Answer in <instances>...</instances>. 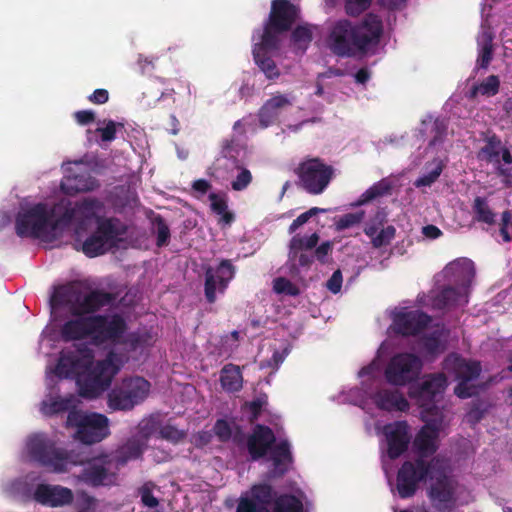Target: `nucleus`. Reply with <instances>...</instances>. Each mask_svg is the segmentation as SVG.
Instances as JSON below:
<instances>
[{"label":"nucleus","instance_id":"1","mask_svg":"<svg viewBox=\"0 0 512 512\" xmlns=\"http://www.w3.org/2000/svg\"><path fill=\"white\" fill-rule=\"evenodd\" d=\"M383 21L375 13H367L360 21H335L327 35V47L338 57L365 55L379 45L383 35Z\"/></svg>","mask_w":512,"mask_h":512},{"label":"nucleus","instance_id":"2","mask_svg":"<svg viewBox=\"0 0 512 512\" xmlns=\"http://www.w3.org/2000/svg\"><path fill=\"white\" fill-rule=\"evenodd\" d=\"M115 299L113 293L102 289L85 293L79 283L71 282L55 288L50 303L52 308L68 306L72 316H90L111 305Z\"/></svg>","mask_w":512,"mask_h":512},{"label":"nucleus","instance_id":"3","mask_svg":"<svg viewBox=\"0 0 512 512\" xmlns=\"http://www.w3.org/2000/svg\"><path fill=\"white\" fill-rule=\"evenodd\" d=\"M27 449L33 460L51 472H67L78 464L73 452L57 447L52 440L42 434L31 436L27 442Z\"/></svg>","mask_w":512,"mask_h":512},{"label":"nucleus","instance_id":"4","mask_svg":"<svg viewBox=\"0 0 512 512\" xmlns=\"http://www.w3.org/2000/svg\"><path fill=\"white\" fill-rule=\"evenodd\" d=\"M299 16L300 8L290 0H272L269 17L264 23L262 32L256 30L254 34L263 38L265 46L279 47V36L291 30Z\"/></svg>","mask_w":512,"mask_h":512},{"label":"nucleus","instance_id":"5","mask_svg":"<svg viewBox=\"0 0 512 512\" xmlns=\"http://www.w3.org/2000/svg\"><path fill=\"white\" fill-rule=\"evenodd\" d=\"M441 458L433 457L430 461L416 457L404 461L397 472L396 489L402 499L413 497L421 482L430 479L434 471H438Z\"/></svg>","mask_w":512,"mask_h":512},{"label":"nucleus","instance_id":"6","mask_svg":"<svg viewBox=\"0 0 512 512\" xmlns=\"http://www.w3.org/2000/svg\"><path fill=\"white\" fill-rule=\"evenodd\" d=\"M66 427L75 428V438L86 445L99 443L110 435L109 419L96 412L71 410L67 415Z\"/></svg>","mask_w":512,"mask_h":512},{"label":"nucleus","instance_id":"7","mask_svg":"<svg viewBox=\"0 0 512 512\" xmlns=\"http://www.w3.org/2000/svg\"><path fill=\"white\" fill-rule=\"evenodd\" d=\"M55 223L53 210L44 203H38L17 215L15 229L19 237L40 238L62 230V226H55Z\"/></svg>","mask_w":512,"mask_h":512},{"label":"nucleus","instance_id":"8","mask_svg":"<svg viewBox=\"0 0 512 512\" xmlns=\"http://www.w3.org/2000/svg\"><path fill=\"white\" fill-rule=\"evenodd\" d=\"M443 369L458 382L454 388L457 397L467 399L477 394V387L471 382L481 374L482 367L479 361L467 360L452 353L444 359Z\"/></svg>","mask_w":512,"mask_h":512},{"label":"nucleus","instance_id":"9","mask_svg":"<svg viewBox=\"0 0 512 512\" xmlns=\"http://www.w3.org/2000/svg\"><path fill=\"white\" fill-rule=\"evenodd\" d=\"M122 233L119 219L98 217L95 231L84 240L81 250L90 258L103 255L118 247Z\"/></svg>","mask_w":512,"mask_h":512},{"label":"nucleus","instance_id":"10","mask_svg":"<svg viewBox=\"0 0 512 512\" xmlns=\"http://www.w3.org/2000/svg\"><path fill=\"white\" fill-rule=\"evenodd\" d=\"M299 186L311 195L323 193L334 177L335 169L319 157H308L295 169Z\"/></svg>","mask_w":512,"mask_h":512},{"label":"nucleus","instance_id":"11","mask_svg":"<svg viewBox=\"0 0 512 512\" xmlns=\"http://www.w3.org/2000/svg\"><path fill=\"white\" fill-rule=\"evenodd\" d=\"M422 420L425 425L416 434L413 446L417 457L425 459L438 450V438L444 421L443 411L439 407H432L423 414Z\"/></svg>","mask_w":512,"mask_h":512},{"label":"nucleus","instance_id":"12","mask_svg":"<svg viewBox=\"0 0 512 512\" xmlns=\"http://www.w3.org/2000/svg\"><path fill=\"white\" fill-rule=\"evenodd\" d=\"M91 342L100 346L106 343L124 344L123 337L128 330L125 318L119 313L91 315Z\"/></svg>","mask_w":512,"mask_h":512},{"label":"nucleus","instance_id":"13","mask_svg":"<svg viewBox=\"0 0 512 512\" xmlns=\"http://www.w3.org/2000/svg\"><path fill=\"white\" fill-rule=\"evenodd\" d=\"M149 390L150 383L143 377L125 379L109 392L108 406L112 410H131L147 397Z\"/></svg>","mask_w":512,"mask_h":512},{"label":"nucleus","instance_id":"14","mask_svg":"<svg viewBox=\"0 0 512 512\" xmlns=\"http://www.w3.org/2000/svg\"><path fill=\"white\" fill-rule=\"evenodd\" d=\"M204 295L209 304L216 302L217 293L224 294L236 274V266L230 259H221L216 266L203 265Z\"/></svg>","mask_w":512,"mask_h":512},{"label":"nucleus","instance_id":"15","mask_svg":"<svg viewBox=\"0 0 512 512\" xmlns=\"http://www.w3.org/2000/svg\"><path fill=\"white\" fill-rule=\"evenodd\" d=\"M431 484L428 496L433 507L439 512H451L455 506L454 481L447 475V462L441 458L438 471H434L430 478Z\"/></svg>","mask_w":512,"mask_h":512},{"label":"nucleus","instance_id":"16","mask_svg":"<svg viewBox=\"0 0 512 512\" xmlns=\"http://www.w3.org/2000/svg\"><path fill=\"white\" fill-rule=\"evenodd\" d=\"M422 369L421 359L412 353L394 355L386 369L385 378L394 386H404L416 380Z\"/></svg>","mask_w":512,"mask_h":512},{"label":"nucleus","instance_id":"17","mask_svg":"<svg viewBox=\"0 0 512 512\" xmlns=\"http://www.w3.org/2000/svg\"><path fill=\"white\" fill-rule=\"evenodd\" d=\"M94 359V353L87 344H79L74 349L62 350L55 367L60 378H74L87 370Z\"/></svg>","mask_w":512,"mask_h":512},{"label":"nucleus","instance_id":"18","mask_svg":"<svg viewBox=\"0 0 512 512\" xmlns=\"http://www.w3.org/2000/svg\"><path fill=\"white\" fill-rule=\"evenodd\" d=\"M447 387V378L444 373L430 374L423 378L417 386H412L409 391L411 398L422 408L421 416L432 407H438L436 402L442 397Z\"/></svg>","mask_w":512,"mask_h":512},{"label":"nucleus","instance_id":"19","mask_svg":"<svg viewBox=\"0 0 512 512\" xmlns=\"http://www.w3.org/2000/svg\"><path fill=\"white\" fill-rule=\"evenodd\" d=\"M103 203L96 198H85L77 201L73 206H67L63 213L56 218L55 226H62V229L72 222L84 225L87 221L99 217L97 214L102 210Z\"/></svg>","mask_w":512,"mask_h":512},{"label":"nucleus","instance_id":"20","mask_svg":"<svg viewBox=\"0 0 512 512\" xmlns=\"http://www.w3.org/2000/svg\"><path fill=\"white\" fill-rule=\"evenodd\" d=\"M383 433L387 442V455L390 459L395 460L407 451L411 436L406 421L386 424Z\"/></svg>","mask_w":512,"mask_h":512},{"label":"nucleus","instance_id":"21","mask_svg":"<svg viewBox=\"0 0 512 512\" xmlns=\"http://www.w3.org/2000/svg\"><path fill=\"white\" fill-rule=\"evenodd\" d=\"M33 498L44 506L55 508L70 505L74 500V494L67 487L42 483L36 486Z\"/></svg>","mask_w":512,"mask_h":512},{"label":"nucleus","instance_id":"22","mask_svg":"<svg viewBox=\"0 0 512 512\" xmlns=\"http://www.w3.org/2000/svg\"><path fill=\"white\" fill-rule=\"evenodd\" d=\"M430 322L431 317L420 310L403 311L394 316L393 327L397 334L415 336L422 332Z\"/></svg>","mask_w":512,"mask_h":512},{"label":"nucleus","instance_id":"23","mask_svg":"<svg viewBox=\"0 0 512 512\" xmlns=\"http://www.w3.org/2000/svg\"><path fill=\"white\" fill-rule=\"evenodd\" d=\"M276 442L273 430L266 425L257 424L247 439V450L253 461H257L268 453Z\"/></svg>","mask_w":512,"mask_h":512},{"label":"nucleus","instance_id":"24","mask_svg":"<svg viewBox=\"0 0 512 512\" xmlns=\"http://www.w3.org/2000/svg\"><path fill=\"white\" fill-rule=\"evenodd\" d=\"M97 460L98 461L90 463L82 470L79 475V479L92 487L115 484L117 480V472L109 471V468L113 465L104 463L105 455L101 456Z\"/></svg>","mask_w":512,"mask_h":512},{"label":"nucleus","instance_id":"25","mask_svg":"<svg viewBox=\"0 0 512 512\" xmlns=\"http://www.w3.org/2000/svg\"><path fill=\"white\" fill-rule=\"evenodd\" d=\"M98 186L97 179L87 169L81 168L70 171L61 182V189L69 195L92 191Z\"/></svg>","mask_w":512,"mask_h":512},{"label":"nucleus","instance_id":"26","mask_svg":"<svg viewBox=\"0 0 512 512\" xmlns=\"http://www.w3.org/2000/svg\"><path fill=\"white\" fill-rule=\"evenodd\" d=\"M143 454L141 442L136 438L128 439L123 445L119 446L114 453L105 455V464H112L115 470H120L129 461L139 459Z\"/></svg>","mask_w":512,"mask_h":512},{"label":"nucleus","instance_id":"27","mask_svg":"<svg viewBox=\"0 0 512 512\" xmlns=\"http://www.w3.org/2000/svg\"><path fill=\"white\" fill-rule=\"evenodd\" d=\"M293 103V97L287 94L277 93L269 98L258 113L259 123L262 127H268L279 117L281 111Z\"/></svg>","mask_w":512,"mask_h":512},{"label":"nucleus","instance_id":"28","mask_svg":"<svg viewBox=\"0 0 512 512\" xmlns=\"http://www.w3.org/2000/svg\"><path fill=\"white\" fill-rule=\"evenodd\" d=\"M60 328V336L64 342L83 340L92 336L91 315L73 316Z\"/></svg>","mask_w":512,"mask_h":512},{"label":"nucleus","instance_id":"29","mask_svg":"<svg viewBox=\"0 0 512 512\" xmlns=\"http://www.w3.org/2000/svg\"><path fill=\"white\" fill-rule=\"evenodd\" d=\"M372 400L376 406L385 411L404 412L409 408V403L398 390L380 389L373 396Z\"/></svg>","mask_w":512,"mask_h":512},{"label":"nucleus","instance_id":"30","mask_svg":"<svg viewBox=\"0 0 512 512\" xmlns=\"http://www.w3.org/2000/svg\"><path fill=\"white\" fill-rule=\"evenodd\" d=\"M278 48L279 47L265 46L263 44V38H260V41L255 43L252 49V54L256 65L268 79H276L280 75L275 61L267 55V52L277 50Z\"/></svg>","mask_w":512,"mask_h":512},{"label":"nucleus","instance_id":"31","mask_svg":"<svg viewBox=\"0 0 512 512\" xmlns=\"http://www.w3.org/2000/svg\"><path fill=\"white\" fill-rule=\"evenodd\" d=\"M269 451L271 452L270 459L273 463V476H283L288 471V465L293 460L289 442L282 440L278 444H274Z\"/></svg>","mask_w":512,"mask_h":512},{"label":"nucleus","instance_id":"32","mask_svg":"<svg viewBox=\"0 0 512 512\" xmlns=\"http://www.w3.org/2000/svg\"><path fill=\"white\" fill-rule=\"evenodd\" d=\"M220 384L228 393L239 392L243 388V375L238 365L228 363L220 370Z\"/></svg>","mask_w":512,"mask_h":512},{"label":"nucleus","instance_id":"33","mask_svg":"<svg viewBox=\"0 0 512 512\" xmlns=\"http://www.w3.org/2000/svg\"><path fill=\"white\" fill-rule=\"evenodd\" d=\"M120 370L119 357L118 355L110 351L106 358L98 361L93 369L90 371L99 381L109 380V386L111 385L112 379Z\"/></svg>","mask_w":512,"mask_h":512},{"label":"nucleus","instance_id":"34","mask_svg":"<svg viewBox=\"0 0 512 512\" xmlns=\"http://www.w3.org/2000/svg\"><path fill=\"white\" fill-rule=\"evenodd\" d=\"M484 142V146L477 153L478 159L492 164L500 162V153L503 147L501 138L495 133L488 132Z\"/></svg>","mask_w":512,"mask_h":512},{"label":"nucleus","instance_id":"35","mask_svg":"<svg viewBox=\"0 0 512 512\" xmlns=\"http://www.w3.org/2000/svg\"><path fill=\"white\" fill-rule=\"evenodd\" d=\"M493 34L485 30L477 39L478 57L476 61L477 69H487L493 59Z\"/></svg>","mask_w":512,"mask_h":512},{"label":"nucleus","instance_id":"36","mask_svg":"<svg viewBox=\"0 0 512 512\" xmlns=\"http://www.w3.org/2000/svg\"><path fill=\"white\" fill-rule=\"evenodd\" d=\"M79 394L88 399L98 397L102 392L109 388V380L99 381L91 372L86 377L78 380Z\"/></svg>","mask_w":512,"mask_h":512},{"label":"nucleus","instance_id":"37","mask_svg":"<svg viewBox=\"0 0 512 512\" xmlns=\"http://www.w3.org/2000/svg\"><path fill=\"white\" fill-rule=\"evenodd\" d=\"M75 408V397L69 395L66 397H54L49 401H43L41 403V412L45 416H54L63 412H70Z\"/></svg>","mask_w":512,"mask_h":512},{"label":"nucleus","instance_id":"38","mask_svg":"<svg viewBox=\"0 0 512 512\" xmlns=\"http://www.w3.org/2000/svg\"><path fill=\"white\" fill-rule=\"evenodd\" d=\"M461 293L458 288L444 286L434 296H432V306L438 310H444L454 307L458 304Z\"/></svg>","mask_w":512,"mask_h":512},{"label":"nucleus","instance_id":"39","mask_svg":"<svg viewBox=\"0 0 512 512\" xmlns=\"http://www.w3.org/2000/svg\"><path fill=\"white\" fill-rule=\"evenodd\" d=\"M393 185L388 178H383L380 181L374 183L364 193L361 194L356 202V205H364L376 198L391 194Z\"/></svg>","mask_w":512,"mask_h":512},{"label":"nucleus","instance_id":"40","mask_svg":"<svg viewBox=\"0 0 512 512\" xmlns=\"http://www.w3.org/2000/svg\"><path fill=\"white\" fill-rule=\"evenodd\" d=\"M472 210L475 221L488 225H494L496 223V213L490 208L485 197H475L472 204Z\"/></svg>","mask_w":512,"mask_h":512},{"label":"nucleus","instance_id":"41","mask_svg":"<svg viewBox=\"0 0 512 512\" xmlns=\"http://www.w3.org/2000/svg\"><path fill=\"white\" fill-rule=\"evenodd\" d=\"M275 496L276 492L270 484L260 483L251 487V496L248 498L261 506L269 508L274 503Z\"/></svg>","mask_w":512,"mask_h":512},{"label":"nucleus","instance_id":"42","mask_svg":"<svg viewBox=\"0 0 512 512\" xmlns=\"http://www.w3.org/2000/svg\"><path fill=\"white\" fill-rule=\"evenodd\" d=\"M211 210L221 215L222 221L230 224L234 220L233 213L228 211L227 197L225 194L210 193L209 194Z\"/></svg>","mask_w":512,"mask_h":512},{"label":"nucleus","instance_id":"43","mask_svg":"<svg viewBox=\"0 0 512 512\" xmlns=\"http://www.w3.org/2000/svg\"><path fill=\"white\" fill-rule=\"evenodd\" d=\"M319 241V235L315 232L310 236H301L299 234L293 236L289 242V251L292 255L304 250H311L315 248Z\"/></svg>","mask_w":512,"mask_h":512},{"label":"nucleus","instance_id":"44","mask_svg":"<svg viewBox=\"0 0 512 512\" xmlns=\"http://www.w3.org/2000/svg\"><path fill=\"white\" fill-rule=\"evenodd\" d=\"M274 512H303V504L296 496L283 494L275 499Z\"/></svg>","mask_w":512,"mask_h":512},{"label":"nucleus","instance_id":"45","mask_svg":"<svg viewBox=\"0 0 512 512\" xmlns=\"http://www.w3.org/2000/svg\"><path fill=\"white\" fill-rule=\"evenodd\" d=\"M152 223L154 225V234L156 235V246L161 248L169 244L171 233L168 224L161 215H156Z\"/></svg>","mask_w":512,"mask_h":512},{"label":"nucleus","instance_id":"46","mask_svg":"<svg viewBox=\"0 0 512 512\" xmlns=\"http://www.w3.org/2000/svg\"><path fill=\"white\" fill-rule=\"evenodd\" d=\"M447 130H448L447 120L444 118H436L433 121L431 130H430L431 139L428 143V146L435 147L437 145L442 144L447 136Z\"/></svg>","mask_w":512,"mask_h":512},{"label":"nucleus","instance_id":"47","mask_svg":"<svg viewBox=\"0 0 512 512\" xmlns=\"http://www.w3.org/2000/svg\"><path fill=\"white\" fill-rule=\"evenodd\" d=\"M313 39L311 29L307 25L297 26L291 33L292 42L304 52Z\"/></svg>","mask_w":512,"mask_h":512},{"label":"nucleus","instance_id":"48","mask_svg":"<svg viewBox=\"0 0 512 512\" xmlns=\"http://www.w3.org/2000/svg\"><path fill=\"white\" fill-rule=\"evenodd\" d=\"M373 0H344V11L349 17H358L367 11Z\"/></svg>","mask_w":512,"mask_h":512},{"label":"nucleus","instance_id":"49","mask_svg":"<svg viewBox=\"0 0 512 512\" xmlns=\"http://www.w3.org/2000/svg\"><path fill=\"white\" fill-rule=\"evenodd\" d=\"M273 289L277 294H285L289 296H298L299 288L285 277H277L273 281Z\"/></svg>","mask_w":512,"mask_h":512},{"label":"nucleus","instance_id":"50","mask_svg":"<svg viewBox=\"0 0 512 512\" xmlns=\"http://www.w3.org/2000/svg\"><path fill=\"white\" fill-rule=\"evenodd\" d=\"M434 164L435 166L432 170L426 174H423L416 180L415 185L417 187L430 186L439 178L443 171L444 164L440 160H435Z\"/></svg>","mask_w":512,"mask_h":512},{"label":"nucleus","instance_id":"51","mask_svg":"<svg viewBox=\"0 0 512 512\" xmlns=\"http://www.w3.org/2000/svg\"><path fill=\"white\" fill-rule=\"evenodd\" d=\"M325 209L312 207L306 212L300 214L293 222L290 224L288 228V232L290 234L294 233L298 228L307 223L313 216H316L319 213H324Z\"/></svg>","mask_w":512,"mask_h":512},{"label":"nucleus","instance_id":"52","mask_svg":"<svg viewBox=\"0 0 512 512\" xmlns=\"http://www.w3.org/2000/svg\"><path fill=\"white\" fill-rule=\"evenodd\" d=\"M364 217V212L347 213L341 216L336 222V229L342 231L359 224Z\"/></svg>","mask_w":512,"mask_h":512},{"label":"nucleus","instance_id":"53","mask_svg":"<svg viewBox=\"0 0 512 512\" xmlns=\"http://www.w3.org/2000/svg\"><path fill=\"white\" fill-rule=\"evenodd\" d=\"M481 95L495 96L500 89V79L497 75H490L480 83Z\"/></svg>","mask_w":512,"mask_h":512},{"label":"nucleus","instance_id":"54","mask_svg":"<svg viewBox=\"0 0 512 512\" xmlns=\"http://www.w3.org/2000/svg\"><path fill=\"white\" fill-rule=\"evenodd\" d=\"M118 128H124L122 123H116L113 120L106 122L105 127H99L96 132L100 134L103 142H111L116 138V132Z\"/></svg>","mask_w":512,"mask_h":512},{"label":"nucleus","instance_id":"55","mask_svg":"<svg viewBox=\"0 0 512 512\" xmlns=\"http://www.w3.org/2000/svg\"><path fill=\"white\" fill-rule=\"evenodd\" d=\"M396 229L394 226L389 225L381 231L378 232V234L373 237L372 245L374 248H380L382 246L388 245L391 240L395 237Z\"/></svg>","mask_w":512,"mask_h":512},{"label":"nucleus","instance_id":"56","mask_svg":"<svg viewBox=\"0 0 512 512\" xmlns=\"http://www.w3.org/2000/svg\"><path fill=\"white\" fill-rule=\"evenodd\" d=\"M252 174L246 168H241L235 180L231 182V187L234 191H242L246 189L252 182Z\"/></svg>","mask_w":512,"mask_h":512},{"label":"nucleus","instance_id":"57","mask_svg":"<svg viewBox=\"0 0 512 512\" xmlns=\"http://www.w3.org/2000/svg\"><path fill=\"white\" fill-rule=\"evenodd\" d=\"M236 512H271L269 508L261 506L255 503L254 500H250L248 497H241Z\"/></svg>","mask_w":512,"mask_h":512},{"label":"nucleus","instance_id":"58","mask_svg":"<svg viewBox=\"0 0 512 512\" xmlns=\"http://www.w3.org/2000/svg\"><path fill=\"white\" fill-rule=\"evenodd\" d=\"M288 258L293 267L309 268L314 261V255L305 251L297 253V256L292 255L291 251H289Z\"/></svg>","mask_w":512,"mask_h":512},{"label":"nucleus","instance_id":"59","mask_svg":"<svg viewBox=\"0 0 512 512\" xmlns=\"http://www.w3.org/2000/svg\"><path fill=\"white\" fill-rule=\"evenodd\" d=\"M139 494L144 506L149 508H156L159 505L158 499L153 495L151 483H145L139 489Z\"/></svg>","mask_w":512,"mask_h":512},{"label":"nucleus","instance_id":"60","mask_svg":"<svg viewBox=\"0 0 512 512\" xmlns=\"http://www.w3.org/2000/svg\"><path fill=\"white\" fill-rule=\"evenodd\" d=\"M214 432L222 442L228 441L232 436V429L229 423L224 419H218L214 425Z\"/></svg>","mask_w":512,"mask_h":512},{"label":"nucleus","instance_id":"61","mask_svg":"<svg viewBox=\"0 0 512 512\" xmlns=\"http://www.w3.org/2000/svg\"><path fill=\"white\" fill-rule=\"evenodd\" d=\"M221 154L224 158L236 160L239 155V146L234 138L225 139L222 143Z\"/></svg>","mask_w":512,"mask_h":512},{"label":"nucleus","instance_id":"62","mask_svg":"<svg viewBox=\"0 0 512 512\" xmlns=\"http://www.w3.org/2000/svg\"><path fill=\"white\" fill-rule=\"evenodd\" d=\"M512 225V215L509 210L502 212L501 223H500V235L504 242L509 243L512 241V237L508 231V227Z\"/></svg>","mask_w":512,"mask_h":512},{"label":"nucleus","instance_id":"63","mask_svg":"<svg viewBox=\"0 0 512 512\" xmlns=\"http://www.w3.org/2000/svg\"><path fill=\"white\" fill-rule=\"evenodd\" d=\"M484 417V410L481 408L479 403H473L469 411L466 414V420L471 425H476Z\"/></svg>","mask_w":512,"mask_h":512},{"label":"nucleus","instance_id":"64","mask_svg":"<svg viewBox=\"0 0 512 512\" xmlns=\"http://www.w3.org/2000/svg\"><path fill=\"white\" fill-rule=\"evenodd\" d=\"M160 435L163 439L178 441L184 437L183 432L178 430L176 427L172 425H165L160 429Z\"/></svg>","mask_w":512,"mask_h":512}]
</instances>
